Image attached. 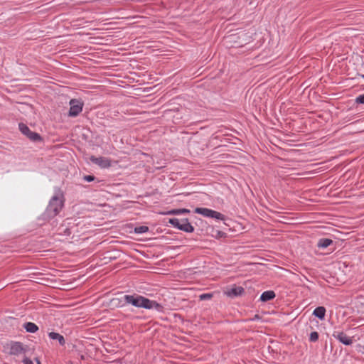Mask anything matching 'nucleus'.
Returning a JSON list of instances; mask_svg holds the SVG:
<instances>
[{
  "instance_id": "nucleus-1",
  "label": "nucleus",
  "mask_w": 364,
  "mask_h": 364,
  "mask_svg": "<svg viewBox=\"0 0 364 364\" xmlns=\"http://www.w3.org/2000/svg\"><path fill=\"white\" fill-rule=\"evenodd\" d=\"M65 202V198L63 192L58 191L51 198L49 204L43 213L45 220H50L55 217L62 210Z\"/></svg>"
},
{
  "instance_id": "nucleus-2",
  "label": "nucleus",
  "mask_w": 364,
  "mask_h": 364,
  "mask_svg": "<svg viewBox=\"0 0 364 364\" xmlns=\"http://www.w3.org/2000/svg\"><path fill=\"white\" fill-rule=\"evenodd\" d=\"M124 301L136 307L147 309H156L159 311H162V306L154 301L149 300L140 295H125Z\"/></svg>"
},
{
  "instance_id": "nucleus-3",
  "label": "nucleus",
  "mask_w": 364,
  "mask_h": 364,
  "mask_svg": "<svg viewBox=\"0 0 364 364\" xmlns=\"http://www.w3.org/2000/svg\"><path fill=\"white\" fill-rule=\"evenodd\" d=\"M194 212L204 217L215 218L216 220H225V215L222 213L205 208H196Z\"/></svg>"
},
{
  "instance_id": "nucleus-4",
  "label": "nucleus",
  "mask_w": 364,
  "mask_h": 364,
  "mask_svg": "<svg viewBox=\"0 0 364 364\" xmlns=\"http://www.w3.org/2000/svg\"><path fill=\"white\" fill-rule=\"evenodd\" d=\"M18 128L21 132L25 135L28 139H29L33 142H37V141H42L43 139L36 132H32L28 127L23 124V123H19L18 124Z\"/></svg>"
},
{
  "instance_id": "nucleus-5",
  "label": "nucleus",
  "mask_w": 364,
  "mask_h": 364,
  "mask_svg": "<svg viewBox=\"0 0 364 364\" xmlns=\"http://www.w3.org/2000/svg\"><path fill=\"white\" fill-rule=\"evenodd\" d=\"M169 223H171L175 228H177L179 230L187 232H192L194 230L193 227L188 222V219H183L180 220L177 218H171L169 219Z\"/></svg>"
},
{
  "instance_id": "nucleus-6",
  "label": "nucleus",
  "mask_w": 364,
  "mask_h": 364,
  "mask_svg": "<svg viewBox=\"0 0 364 364\" xmlns=\"http://www.w3.org/2000/svg\"><path fill=\"white\" fill-rule=\"evenodd\" d=\"M70 108L69 115L71 117H75L81 112L83 107V102L80 100L73 99L70 102Z\"/></svg>"
},
{
  "instance_id": "nucleus-7",
  "label": "nucleus",
  "mask_w": 364,
  "mask_h": 364,
  "mask_svg": "<svg viewBox=\"0 0 364 364\" xmlns=\"http://www.w3.org/2000/svg\"><path fill=\"white\" fill-rule=\"evenodd\" d=\"M28 347L24 346L20 342H11L9 345V353L11 355H19L27 352Z\"/></svg>"
},
{
  "instance_id": "nucleus-8",
  "label": "nucleus",
  "mask_w": 364,
  "mask_h": 364,
  "mask_svg": "<svg viewBox=\"0 0 364 364\" xmlns=\"http://www.w3.org/2000/svg\"><path fill=\"white\" fill-rule=\"evenodd\" d=\"M90 160L92 162H93L95 164H97L102 168H107L109 167L111 165L110 160L104 157L97 158L92 156L90 157Z\"/></svg>"
},
{
  "instance_id": "nucleus-9",
  "label": "nucleus",
  "mask_w": 364,
  "mask_h": 364,
  "mask_svg": "<svg viewBox=\"0 0 364 364\" xmlns=\"http://www.w3.org/2000/svg\"><path fill=\"white\" fill-rule=\"evenodd\" d=\"M333 336L337 338L340 342L345 345H350L353 343L352 339L348 337L346 333L343 332H334Z\"/></svg>"
},
{
  "instance_id": "nucleus-10",
  "label": "nucleus",
  "mask_w": 364,
  "mask_h": 364,
  "mask_svg": "<svg viewBox=\"0 0 364 364\" xmlns=\"http://www.w3.org/2000/svg\"><path fill=\"white\" fill-rule=\"evenodd\" d=\"M244 291V289L241 287H233L230 290L225 291V294L230 297L241 295Z\"/></svg>"
},
{
  "instance_id": "nucleus-11",
  "label": "nucleus",
  "mask_w": 364,
  "mask_h": 364,
  "mask_svg": "<svg viewBox=\"0 0 364 364\" xmlns=\"http://www.w3.org/2000/svg\"><path fill=\"white\" fill-rule=\"evenodd\" d=\"M48 336L52 340H56L59 343V344L61 346H65V339L63 337V336L60 335V333H55V332H50L48 333Z\"/></svg>"
},
{
  "instance_id": "nucleus-12",
  "label": "nucleus",
  "mask_w": 364,
  "mask_h": 364,
  "mask_svg": "<svg viewBox=\"0 0 364 364\" xmlns=\"http://www.w3.org/2000/svg\"><path fill=\"white\" fill-rule=\"evenodd\" d=\"M275 293L273 291H266L260 296L261 301L265 302L273 299L275 297Z\"/></svg>"
},
{
  "instance_id": "nucleus-13",
  "label": "nucleus",
  "mask_w": 364,
  "mask_h": 364,
  "mask_svg": "<svg viewBox=\"0 0 364 364\" xmlns=\"http://www.w3.org/2000/svg\"><path fill=\"white\" fill-rule=\"evenodd\" d=\"M325 313L326 309L323 306H318L314 309L313 314L319 319L323 320L325 317Z\"/></svg>"
},
{
  "instance_id": "nucleus-14",
  "label": "nucleus",
  "mask_w": 364,
  "mask_h": 364,
  "mask_svg": "<svg viewBox=\"0 0 364 364\" xmlns=\"http://www.w3.org/2000/svg\"><path fill=\"white\" fill-rule=\"evenodd\" d=\"M23 327L26 331L29 333H36L38 330V327L32 322H27L24 323Z\"/></svg>"
},
{
  "instance_id": "nucleus-15",
  "label": "nucleus",
  "mask_w": 364,
  "mask_h": 364,
  "mask_svg": "<svg viewBox=\"0 0 364 364\" xmlns=\"http://www.w3.org/2000/svg\"><path fill=\"white\" fill-rule=\"evenodd\" d=\"M190 213V210L186 208H181V209H173L167 213L168 215H178L181 213Z\"/></svg>"
},
{
  "instance_id": "nucleus-16",
  "label": "nucleus",
  "mask_w": 364,
  "mask_h": 364,
  "mask_svg": "<svg viewBox=\"0 0 364 364\" xmlns=\"http://www.w3.org/2000/svg\"><path fill=\"white\" fill-rule=\"evenodd\" d=\"M332 242H333V241L331 239H327V238L321 239L318 242V245L319 247L325 248V247H328Z\"/></svg>"
},
{
  "instance_id": "nucleus-17",
  "label": "nucleus",
  "mask_w": 364,
  "mask_h": 364,
  "mask_svg": "<svg viewBox=\"0 0 364 364\" xmlns=\"http://www.w3.org/2000/svg\"><path fill=\"white\" fill-rule=\"evenodd\" d=\"M149 230V228L147 226H139L136 227L134 229V231L136 233H144Z\"/></svg>"
},
{
  "instance_id": "nucleus-18",
  "label": "nucleus",
  "mask_w": 364,
  "mask_h": 364,
  "mask_svg": "<svg viewBox=\"0 0 364 364\" xmlns=\"http://www.w3.org/2000/svg\"><path fill=\"white\" fill-rule=\"evenodd\" d=\"M318 338V334L317 332L314 331L310 333L309 340L311 342H316Z\"/></svg>"
},
{
  "instance_id": "nucleus-19",
  "label": "nucleus",
  "mask_w": 364,
  "mask_h": 364,
  "mask_svg": "<svg viewBox=\"0 0 364 364\" xmlns=\"http://www.w3.org/2000/svg\"><path fill=\"white\" fill-rule=\"evenodd\" d=\"M213 295L211 294H203L200 296V300H205L211 299Z\"/></svg>"
},
{
  "instance_id": "nucleus-20",
  "label": "nucleus",
  "mask_w": 364,
  "mask_h": 364,
  "mask_svg": "<svg viewBox=\"0 0 364 364\" xmlns=\"http://www.w3.org/2000/svg\"><path fill=\"white\" fill-rule=\"evenodd\" d=\"M355 102L358 104H364V95H360L355 99Z\"/></svg>"
},
{
  "instance_id": "nucleus-21",
  "label": "nucleus",
  "mask_w": 364,
  "mask_h": 364,
  "mask_svg": "<svg viewBox=\"0 0 364 364\" xmlns=\"http://www.w3.org/2000/svg\"><path fill=\"white\" fill-rule=\"evenodd\" d=\"M84 179H85V181H87L90 182V181H94L95 177H94L93 176H90V175H89V176H85L84 177Z\"/></svg>"
},
{
  "instance_id": "nucleus-22",
  "label": "nucleus",
  "mask_w": 364,
  "mask_h": 364,
  "mask_svg": "<svg viewBox=\"0 0 364 364\" xmlns=\"http://www.w3.org/2000/svg\"><path fill=\"white\" fill-rule=\"evenodd\" d=\"M23 362L24 364H33V361L28 358H25L23 360Z\"/></svg>"
},
{
  "instance_id": "nucleus-23",
  "label": "nucleus",
  "mask_w": 364,
  "mask_h": 364,
  "mask_svg": "<svg viewBox=\"0 0 364 364\" xmlns=\"http://www.w3.org/2000/svg\"><path fill=\"white\" fill-rule=\"evenodd\" d=\"M50 89L52 90V91H56L57 88L55 87H50Z\"/></svg>"
},
{
  "instance_id": "nucleus-24",
  "label": "nucleus",
  "mask_w": 364,
  "mask_h": 364,
  "mask_svg": "<svg viewBox=\"0 0 364 364\" xmlns=\"http://www.w3.org/2000/svg\"><path fill=\"white\" fill-rule=\"evenodd\" d=\"M150 89H151V87H145L143 91L144 92L149 91Z\"/></svg>"
},
{
  "instance_id": "nucleus-25",
  "label": "nucleus",
  "mask_w": 364,
  "mask_h": 364,
  "mask_svg": "<svg viewBox=\"0 0 364 364\" xmlns=\"http://www.w3.org/2000/svg\"><path fill=\"white\" fill-rule=\"evenodd\" d=\"M35 360L38 364H41L38 358H36Z\"/></svg>"
},
{
  "instance_id": "nucleus-26",
  "label": "nucleus",
  "mask_w": 364,
  "mask_h": 364,
  "mask_svg": "<svg viewBox=\"0 0 364 364\" xmlns=\"http://www.w3.org/2000/svg\"><path fill=\"white\" fill-rule=\"evenodd\" d=\"M259 317L258 315H255L254 319H258Z\"/></svg>"
},
{
  "instance_id": "nucleus-27",
  "label": "nucleus",
  "mask_w": 364,
  "mask_h": 364,
  "mask_svg": "<svg viewBox=\"0 0 364 364\" xmlns=\"http://www.w3.org/2000/svg\"><path fill=\"white\" fill-rule=\"evenodd\" d=\"M362 349H363L362 353H364V346L362 347Z\"/></svg>"
}]
</instances>
